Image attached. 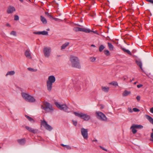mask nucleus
<instances>
[{
	"label": "nucleus",
	"mask_w": 153,
	"mask_h": 153,
	"mask_svg": "<svg viewBox=\"0 0 153 153\" xmlns=\"http://www.w3.org/2000/svg\"><path fill=\"white\" fill-rule=\"evenodd\" d=\"M70 60L72 67L78 69L81 68L79 60L77 57L74 56H71L70 58Z\"/></svg>",
	"instance_id": "nucleus-1"
},
{
	"label": "nucleus",
	"mask_w": 153,
	"mask_h": 153,
	"mask_svg": "<svg viewBox=\"0 0 153 153\" xmlns=\"http://www.w3.org/2000/svg\"><path fill=\"white\" fill-rule=\"evenodd\" d=\"M56 81L55 76L53 75L49 76L48 80L46 81L47 87L48 90L51 91L53 83H54Z\"/></svg>",
	"instance_id": "nucleus-2"
},
{
	"label": "nucleus",
	"mask_w": 153,
	"mask_h": 153,
	"mask_svg": "<svg viewBox=\"0 0 153 153\" xmlns=\"http://www.w3.org/2000/svg\"><path fill=\"white\" fill-rule=\"evenodd\" d=\"M41 108L46 112H51L53 111L52 105L47 102H44L43 104L41 105Z\"/></svg>",
	"instance_id": "nucleus-3"
},
{
	"label": "nucleus",
	"mask_w": 153,
	"mask_h": 153,
	"mask_svg": "<svg viewBox=\"0 0 153 153\" xmlns=\"http://www.w3.org/2000/svg\"><path fill=\"white\" fill-rule=\"evenodd\" d=\"M73 113L75 116L80 117L81 119H84L85 120L88 121L90 118V117L89 115L83 113L74 112Z\"/></svg>",
	"instance_id": "nucleus-4"
},
{
	"label": "nucleus",
	"mask_w": 153,
	"mask_h": 153,
	"mask_svg": "<svg viewBox=\"0 0 153 153\" xmlns=\"http://www.w3.org/2000/svg\"><path fill=\"white\" fill-rule=\"evenodd\" d=\"M55 103L56 107L60 110H63L65 112H68V107L66 105H61L57 102H55Z\"/></svg>",
	"instance_id": "nucleus-5"
},
{
	"label": "nucleus",
	"mask_w": 153,
	"mask_h": 153,
	"mask_svg": "<svg viewBox=\"0 0 153 153\" xmlns=\"http://www.w3.org/2000/svg\"><path fill=\"white\" fill-rule=\"evenodd\" d=\"M96 114L97 117L103 121H106L107 118L105 115L101 112H96Z\"/></svg>",
	"instance_id": "nucleus-6"
},
{
	"label": "nucleus",
	"mask_w": 153,
	"mask_h": 153,
	"mask_svg": "<svg viewBox=\"0 0 153 153\" xmlns=\"http://www.w3.org/2000/svg\"><path fill=\"white\" fill-rule=\"evenodd\" d=\"M51 49L50 47H45L43 49V52L45 56L48 57L50 55Z\"/></svg>",
	"instance_id": "nucleus-7"
},
{
	"label": "nucleus",
	"mask_w": 153,
	"mask_h": 153,
	"mask_svg": "<svg viewBox=\"0 0 153 153\" xmlns=\"http://www.w3.org/2000/svg\"><path fill=\"white\" fill-rule=\"evenodd\" d=\"M73 30L76 32L82 31L87 33H89L91 31V30L89 29H86L79 27H75L74 28Z\"/></svg>",
	"instance_id": "nucleus-8"
},
{
	"label": "nucleus",
	"mask_w": 153,
	"mask_h": 153,
	"mask_svg": "<svg viewBox=\"0 0 153 153\" xmlns=\"http://www.w3.org/2000/svg\"><path fill=\"white\" fill-rule=\"evenodd\" d=\"M81 131L83 138L85 139H87L88 137V129L84 128H82L81 129Z\"/></svg>",
	"instance_id": "nucleus-9"
},
{
	"label": "nucleus",
	"mask_w": 153,
	"mask_h": 153,
	"mask_svg": "<svg viewBox=\"0 0 153 153\" xmlns=\"http://www.w3.org/2000/svg\"><path fill=\"white\" fill-rule=\"evenodd\" d=\"M41 123L47 130L50 131L53 128L50 125H48L45 120H43L41 122Z\"/></svg>",
	"instance_id": "nucleus-10"
},
{
	"label": "nucleus",
	"mask_w": 153,
	"mask_h": 153,
	"mask_svg": "<svg viewBox=\"0 0 153 153\" xmlns=\"http://www.w3.org/2000/svg\"><path fill=\"white\" fill-rule=\"evenodd\" d=\"M16 11L15 8L12 6H9L7 8V13L8 14H10Z\"/></svg>",
	"instance_id": "nucleus-11"
},
{
	"label": "nucleus",
	"mask_w": 153,
	"mask_h": 153,
	"mask_svg": "<svg viewBox=\"0 0 153 153\" xmlns=\"http://www.w3.org/2000/svg\"><path fill=\"white\" fill-rule=\"evenodd\" d=\"M25 55L28 58L31 59L32 58L30 51L29 50H27L25 51Z\"/></svg>",
	"instance_id": "nucleus-12"
},
{
	"label": "nucleus",
	"mask_w": 153,
	"mask_h": 153,
	"mask_svg": "<svg viewBox=\"0 0 153 153\" xmlns=\"http://www.w3.org/2000/svg\"><path fill=\"white\" fill-rule=\"evenodd\" d=\"M25 128L28 130L29 131L32 132L33 133L35 134L37 133V131L36 130H35L31 128H30L28 126H25Z\"/></svg>",
	"instance_id": "nucleus-13"
},
{
	"label": "nucleus",
	"mask_w": 153,
	"mask_h": 153,
	"mask_svg": "<svg viewBox=\"0 0 153 153\" xmlns=\"http://www.w3.org/2000/svg\"><path fill=\"white\" fill-rule=\"evenodd\" d=\"M26 101L29 102H35L36 100L33 97L29 95Z\"/></svg>",
	"instance_id": "nucleus-14"
},
{
	"label": "nucleus",
	"mask_w": 153,
	"mask_h": 153,
	"mask_svg": "<svg viewBox=\"0 0 153 153\" xmlns=\"http://www.w3.org/2000/svg\"><path fill=\"white\" fill-rule=\"evenodd\" d=\"M18 143L20 145H24L25 143L26 140L24 138L22 139H18L17 140Z\"/></svg>",
	"instance_id": "nucleus-15"
},
{
	"label": "nucleus",
	"mask_w": 153,
	"mask_h": 153,
	"mask_svg": "<svg viewBox=\"0 0 153 153\" xmlns=\"http://www.w3.org/2000/svg\"><path fill=\"white\" fill-rule=\"evenodd\" d=\"M145 117L149 122L153 125V118L150 116L146 114L145 115Z\"/></svg>",
	"instance_id": "nucleus-16"
},
{
	"label": "nucleus",
	"mask_w": 153,
	"mask_h": 153,
	"mask_svg": "<svg viewBox=\"0 0 153 153\" xmlns=\"http://www.w3.org/2000/svg\"><path fill=\"white\" fill-rule=\"evenodd\" d=\"M136 62L137 65L140 67L141 70L143 71L142 68V64L141 61L140 60H136Z\"/></svg>",
	"instance_id": "nucleus-17"
},
{
	"label": "nucleus",
	"mask_w": 153,
	"mask_h": 153,
	"mask_svg": "<svg viewBox=\"0 0 153 153\" xmlns=\"http://www.w3.org/2000/svg\"><path fill=\"white\" fill-rule=\"evenodd\" d=\"M101 89L102 91L106 93H108L109 90V88L108 87L102 86Z\"/></svg>",
	"instance_id": "nucleus-18"
},
{
	"label": "nucleus",
	"mask_w": 153,
	"mask_h": 153,
	"mask_svg": "<svg viewBox=\"0 0 153 153\" xmlns=\"http://www.w3.org/2000/svg\"><path fill=\"white\" fill-rule=\"evenodd\" d=\"M121 49L125 53H126L130 55H131L132 54L131 52L128 50L126 49V48H121Z\"/></svg>",
	"instance_id": "nucleus-19"
},
{
	"label": "nucleus",
	"mask_w": 153,
	"mask_h": 153,
	"mask_svg": "<svg viewBox=\"0 0 153 153\" xmlns=\"http://www.w3.org/2000/svg\"><path fill=\"white\" fill-rule=\"evenodd\" d=\"M22 96L23 98L26 100L28 97L29 95L25 93H22Z\"/></svg>",
	"instance_id": "nucleus-20"
},
{
	"label": "nucleus",
	"mask_w": 153,
	"mask_h": 153,
	"mask_svg": "<svg viewBox=\"0 0 153 153\" xmlns=\"http://www.w3.org/2000/svg\"><path fill=\"white\" fill-rule=\"evenodd\" d=\"M133 127L135 128H143V126L141 125L133 124L132 126V128Z\"/></svg>",
	"instance_id": "nucleus-21"
},
{
	"label": "nucleus",
	"mask_w": 153,
	"mask_h": 153,
	"mask_svg": "<svg viewBox=\"0 0 153 153\" xmlns=\"http://www.w3.org/2000/svg\"><path fill=\"white\" fill-rule=\"evenodd\" d=\"M130 91L125 90L123 93L122 95L123 96L126 97L130 94Z\"/></svg>",
	"instance_id": "nucleus-22"
},
{
	"label": "nucleus",
	"mask_w": 153,
	"mask_h": 153,
	"mask_svg": "<svg viewBox=\"0 0 153 153\" xmlns=\"http://www.w3.org/2000/svg\"><path fill=\"white\" fill-rule=\"evenodd\" d=\"M41 20L42 23L44 24H46L47 23V20L46 19L42 16H41Z\"/></svg>",
	"instance_id": "nucleus-23"
},
{
	"label": "nucleus",
	"mask_w": 153,
	"mask_h": 153,
	"mask_svg": "<svg viewBox=\"0 0 153 153\" xmlns=\"http://www.w3.org/2000/svg\"><path fill=\"white\" fill-rule=\"evenodd\" d=\"M25 117L30 122L33 123L34 122V120L32 117H31L27 115H25Z\"/></svg>",
	"instance_id": "nucleus-24"
},
{
	"label": "nucleus",
	"mask_w": 153,
	"mask_h": 153,
	"mask_svg": "<svg viewBox=\"0 0 153 153\" xmlns=\"http://www.w3.org/2000/svg\"><path fill=\"white\" fill-rule=\"evenodd\" d=\"M69 44V42H66L63 44L61 46V49H65Z\"/></svg>",
	"instance_id": "nucleus-25"
},
{
	"label": "nucleus",
	"mask_w": 153,
	"mask_h": 153,
	"mask_svg": "<svg viewBox=\"0 0 153 153\" xmlns=\"http://www.w3.org/2000/svg\"><path fill=\"white\" fill-rule=\"evenodd\" d=\"M108 47L109 50L111 51H112L113 50L114 46L112 44L108 42Z\"/></svg>",
	"instance_id": "nucleus-26"
},
{
	"label": "nucleus",
	"mask_w": 153,
	"mask_h": 153,
	"mask_svg": "<svg viewBox=\"0 0 153 153\" xmlns=\"http://www.w3.org/2000/svg\"><path fill=\"white\" fill-rule=\"evenodd\" d=\"M15 73V71H8L7 74H6V76H7L8 75H13Z\"/></svg>",
	"instance_id": "nucleus-27"
},
{
	"label": "nucleus",
	"mask_w": 153,
	"mask_h": 153,
	"mask_svg": "<svg viewBox=\"0 0 153 153\" xmlns=\"http://www.w3.org/2000/svg\"><path fill=\"white\" fill-rule=\"evenodd\" d=\"M40 35L42 34L43 35H48V32L45 31H42L40 32Z\"/></svg>",
	"instance_id": "nucleus-28"
},
{
	"label": "nucleus",
	"mask_w": 153,
	"mask_h": 153,
	"mask_svg": "<svg viewBox=\"0 0 153 153\" xmlns=\"http://www.w3.org/2000/svg\"><path fill=\"white\" fill-rule=\"evenodd\" d=\"M61 146L65 147L67 149H70L71 147L69 145H65L63 144H61Z\"/></svg>",
	"instance_id": "nucleus-29"
},
{
	"label": "nucleus",
	"mask_w": 153,
	"mask_h": 153,
	"mask_svg": "<svg viewBox=\"0 0 153 153\" xmlns=\"http://www.w3.org/2000/svg\"><path fill=\"white\" fill-rule=\"evenodd\" d=\"M105 48V47L103 45H100L99 48V51L100 52H101Z\"/></svg>",
	"instance_id": "nucleus-30"
},
{
	"label": "nucleus",
	"mask_w": 153,
	"mask_h": 153,
	"mask_svg": "<svg viewBox=\"0 0 153 153\" xmlns=\"http://www.w3.org/2000/svg\"><path fill=\"white\" fill-rule=\"evenodd\" d=\"M45 14L48 17H49L50 18V19L52 18L53 19V17L48 12H45Z\"/></svg>",
	"instance_id": "nucleus-31"
},
{
	"label": "nucleus",
	"mask_w": 153,
	"mask_h": 153,
	"mask_svg": "<svg viewBox=\"0 0 153 153\" xmlns=\"http://www.w3.org/2000/svg\"><path fill=\"white\" fill-rule=\"evenodd\" d=\"M134 127L132 128V126L130 127V129L132 130V132L134 134L136 133L137 131V130Z\"/></svg>",
	"instance_id": "nucleus-32"
},
{
	"label": "nucleus",
	"mask_w": 153,
	"mask_h": 153,
	"mask_svg": "<svg viewBox=\"0 0 153 153\" xmlns=\"http://www.w3.org/2000/svg\"><path fill=\"white\" fill-rule=\"evenodd\" d=\"M104 52L105 54L107 56H109L110 54L109 51L108 50H104Z\"/></svg>",
	"instance_id": "nucleus-33"
},
{
	"label": "nucleus",
	"mask_w": 153,
	"mask_h": 153,
	"mask_svg": "<svg viewBox=\"0 0 153 153\" xmlns=\"http://www.w3.org/2000/svg\"><path fill=\"white\" fill-rule=\"evenodd\" d=\"M110 84L114 86H117L118 85L117 83L116 82H112L110 83Z\"/></svg>",
	"instance_id": "nucleus-34"
},
{
	"label": "nucleus",
	"mask_w": 153,
	"mask_h": 153,
	"mask_svg": "<svg viewBox=\"0 0 153 153\" xmlns=\"http://www.w3.org/2000/svg\"><path fill=\"white\" fill-rule=\"evenodd\" d=\"M27 69L29 71H36L37 70V69H34L31 68H28Z\"/></svg>",
	"instance_id": "nucleus-35"
},
{
	"label": "nucleus",
	"mask_w": 153,
	"mask_h": 153,
	"mask_svg": "<svg viewBox=\"0 0 153 153\" xmlns=\"http://www.w3.org/2000/svg\"><path fill=\"white\" fill-rule=\"evenodd\" d=\"M10 34L11 35H14V36H16V32H15V31H12L11 32V33H10Z\"/></svg>",
	"instance_id": "nucleus-36"
},
{
	"label": "nucleus",
	"mask_w": 153,
	"mask_h": 153,
	"mask_svg": "<svg viewBox=\"0 0 153 153\" xmlns=\"http://www.w3.org/2000/svg\"><path fill=\"white\" fill-rule=\"evenodd\" d=\"M96 58L95 57H91L90 58V60L92 62H94L96 60Z\"/></svg>",
	"instance_id": "nucleus-37"
},
{
	"label": "nucleus",
	"mask_w": 153,
	"mask_h": 153,
	"mask_svg": "<svg viewBox=\"0 0 153 153\" xmlns=\"http://www.w3.org/2000/svg\"><path fill=\"white\" fill-rule=\"evenodd\" d=\"M19 17L17 15H15L14 16V20L16 21H17L19 20Z\"/></svg>",
	"instance_id": "nucleus-38"
},
{
	"label": "nucleus",
	"mask_w": 153,
	"mask_h": 153,
	"mask_svg": "<svg viewBox=\"0 0 153 153\" xmlns=\"http://www.w3.org/2000/svg\"><path fill=\"white\" fill-rule=\"evenodd\" d=\"M133 110L135 112L139 111H140V110L138 109L135 108H133Z\"/></svg>",
	"instance_id": "nucleus-39"
},
{
	"label": "nucleus",
	"mask_w": 153,
	"mask_h": 153,
	"mask_svg": "<svg viewBox=\"0 0 153 153\" xmlns=\"http://www.w3.org/2000/svg\"><path fill=\"white\" fill-rule=\"evenodd\" d=\"M73 122V124L75 126H76L77 125V122L76 121H74V120H73L72 121Z\"/></svg>",
	"instance_id": "nucleus-40"
},
{
	"label": "nucleus",
	"mask_w": 153,
	"mask_h": 153,
	"mask_svg": "<svg viewBox=\"0 0 153 153\" xmlns=\"http://www.w3.org/2000/svg\"><path fill=\"white\" fill-rule=\"evenodd\" d=\"M103 150H104L106 152H107L108 151V150L107 149H105V148H104V147H102V146H99Z\"/></svg>",
	"instance_id": "nucleus-41"
},
{
	"label": "nucleus",
	"mask_w": 153,
	"mask_h": 153,
	"mask_svg": "<svg viewBox=\"0 0 153 153\" xmlns=\"http://www.w3.org/2000/svg\"><path fill=\"white\" fill-rule=\"evenodd\" d=\"M53 19L56 21H59L60 20V19H59L54 17H53Z\"/></svg>",
	"instance_id": "nucleus-42"
},
{
	"label": "nucleus",
	"mask_w": 153,
	"mask_h": 153,
	"mask_svg": "<svg viewBox=\"0 0 153 153\" xmlns=\"http://www.w3.org/2000/svg\"><path fill=\"white\" fill-rule=\"evenodd\" d=\"M152 132L151 134L150 137L151 139H153V128L152 129Z\"/></svg>",
	"instance_id": "nucleus-43"
},
{
	"label": "nucleus",
	"mask_w": 153,
	"mask_h": 153,
	"mask_svg": "<svg viewBox=\"0 0 153 153\" xmlns=\"http://www.w3.org/2000/svg\"><path fill=\"white\" fill-rule=\"evenodd\" d=\"M91 31L90 32H92L95 33H96L97 34H98V33L97 32V31L96 30L95 31H93L91 30Z\"/></svg>",
	"instance_id": "nucleus-44"
},
{
	"label": "nucleus",
	"mask_w": 153,
	"mask_h": 153,
	"mask_svg": "<svg viewBox=\"0 0 153 153\" xmlns=\"http://www.w3.org/2000/svg\"><path fill=\"white\" fill-rule=\"evenodd\" d=\"M40 32H33V33L34 34L40 35Z\"/></svg>",
	"instance_id": "nucleus-45"
},
{
	"label": "nucleus",
	"mask_w": 153,
	"mask_h": 153,
	"mask_svg": "<svg viewBox=\"0 0 153 153\" xmlns=\"http://www.w3.org/2000/svg\"><path fill=\"white\" fill-rule=\"evenodd\" d=\"M143 86V85H142V84H139V85H137V87L139 88H140V87H142Z\"/></svg>",
	"instance_id": "nucleus-46"
},
{
	"label": "nucleus",
	"mask_w": 153,
	"mask_h": 153,
	"mask_svg": "<svg viewBox=\"0 0 153 153\" xmlns=\"http://www.w3.org/2000/svg\"><path fill=\"white\" fill-rule=\"evenodd\" d=\"M140 97L139 96H138L136 97V99H137V100L138 101H139L140 100Z\"/></svg>",
	"instance_id": "nucleus-47"
},
{
	"label": "nucleus",
	"mask_w": 153,
	"mask_h": 153,
	"mask_svg": "<svg viewBox=\"0 0 153 153\" xmlns=\"http://www.w3.org/2000/svg\"><path fill=\"white\" fill-rule=\"evenodd\" d=\"M147 1L153 4V0H147Z\"/></svg>",
	"instance_id": "nucleus-48"
},
{
	"label": "nucleus",
	"mask_w": 153,
	"mask_h": 153,
	"mask_svg": "<svg viewBox=\"0 0 153 153\" xmlns=\"http://www.w3.org/2000/svg\"><path fill=\"white\" fill-rule=\"evenodd\" d=\"M128 110L129 111V112H132V109L131 108H128Z\"/></svg>",
	"instance_id": "nucleus-49"
},
{
	"label": "nucleus",
	"mask_w": 153,
	"mask_h": 153,
	"mask_svg": "<svg viewBox=\"0 0 153 153\" xmlns=\"http://www.w3.org/2000/svg\"><path fill=\"white\" fill-rule=\"evenodd\" d=\"M150 111L152 113H153V107L151 108L150 109Z\"/></svg>",
	"instance_id": "nucleus-50"
},
{
	"label": "nucleus",
	"mask_w": 153,
	"mask_h": 153,
	"mask_svg": "<svg viewBox=\"0 0 153 153\" xmlns=\"http://www.w3.org/2000/svg\"><path fill=\"white\" fill-rule=\"evenodd\" d=\"M6 26L10 27V25L9 23H7L6 24Z\"/></svg>",
	"instance_id": "nucleus-51"
},
{
	"label": "nucleus",
	"mask_w": 153,
	"mask_h": 153,
	"mask_svg": "<svg viewBox=\"0 0 153 153\" xmlns=\"http://www.w3.org/2000/svg\"><path fill=\"white\" fill-rule=\"evenodd\" d=\"M123 79L124 81H125L126 80V78L125 77H124L123 78Z\"/></svg>",
	"instance_id": "nucleus-52"
},
{
	"label": "nucleus",
	"mask_w": 153,
	"mask_h": 153,
	"mask_svg": "<svg viewBox=\"0 0 153 153\" xmlns=\"http://www.w3.org/2000/svg\"><path fill=\"white\" fill-rule=\"evenodd\" d=\"M93 142H97V140H92Z\"/></svg>",
	"instance_id": "nucleus-53"
},
{
	"label": "nucleus",
	"mask_w": 153,
	"mask_h": 153,
	"mask_svg": "<svg viewBox=\"0 0 153 153\" xmlns=\"http://www.w3.org/2000/svg\"><path fill=\"white\" fill-rule=\"evenodd\" d=\"M91 46H92V47H96L94 45H93V44L91 45Z\"/></svg>",
	"instance_id": "nucleus-54"
},
{
	"label": "nucleus",
	"mask_w": 153,
	"mask_h": 153,
	"mask_svg": "<svg viewBox=\"0 0 153 153\" xmlns=\"http://www.w3.org/2000/svg\"><path fill=\"white\" fill-rule=\"evenodd\" d=\"M150 140L152 142H153V139H150Z\"/></svg>",
	"instance_id": "nucleus-55"
},
{
	"label": "nucleus",
	"mask_w": 153,
	"mask_h": 153,
	"mask_svg": "<svg viewBox=\"0 0 153 153\" xmlns=\"http://www.w3.org/2000/svg\"><path fill=\"white\" fill-rule=\"evenodd\" d=\"M101 108H103V105H101Z\"/></svg>",
	"instance_id": "nucleus-56"
},
{
	"label": "nucleus",
	"mask_w": 153,
	"mask_h": 153,
	"mask_svg": "<svg viewBox=\"0 0 153 153\" xmlns=\"http://www.w3.org/2000/svg\"><path fill=\"white\" fill-rule=\"evenodd\" d=\"M19 1L21 2H23V0H19Z\"/></svg>",
	"instance_id": "nucleus-57"
},
{
	"label": "nucleus",
	"mask_w": 153,
	"mask_h": 153,
	"mask_svg": "<svg viewBox=\"0 0 153 153\" xmlns=\"http://www.w3.org/2000/svg\"><path fill=\"white\" fill-rule=\"evenodd\" d=\"M134 80V78H133L132 79V80H131L130 81V82H131L132 81H133V80Z\"/></svg>",
	"instance_id": "nucleus-58"
},
{
	"label": "nucleus",
	"mask_w": 153,
	"mask_h": 153,
	"mask_svg": "<svg viewBox=\"0 0 153 153\" xmlns=\"http://www.w3.org/2000/svg\"><path fill=\"white\" fill-rule=\"evenodd\" d=\"M137 83V82H135L134 83V85H135Z\"/></svg>",
	"instance_id": "nucleus-59"
},
{
	"label": "nucleus",
	"mask_w": 153,
	"mask_h": 153,
	"mask_svg": "<svg viewBox=\"0 0 153 153\" xmlns=\"http://www.w3.org/2000/svg\"><path fill=\"white\" fill-rule=\"evenodd\" d=\"M49 30H49V29H47V30H48V31H49Z\"/></svg>",
	"instance_id": "nucleus-60"
},
{
	"label": "nucleus",
	"mask_w": 153,
	"mask_h": 153,
	"mask_svg": "<svg viewBox=\"0 0 153 153\" xmlns=\"http://www.w3.org/2000/svg\"><path fill=\"white\" fill-rule=\"evenodd\" d=\"M91 7V6L90 7ZM90 9V7H89V8H88V10H89Z\"/></svg>",
	"instance_id": "nucleus-61"
},
{
	"label": "nucleus",
	"mask_w": 153,
	"mask_h": 153,
	"mask_svg": "<svg viewBox=\"0 0 153 153\" xmlns=\"http://www.w3.org/2000/svg\"><path fill=\"white\" fill-rule=\"evenodd\" d=\"M1 147L0 146V149H1Z\"/></svg>",
	"instance_id": "nucleus-62"
}]
</instances>
